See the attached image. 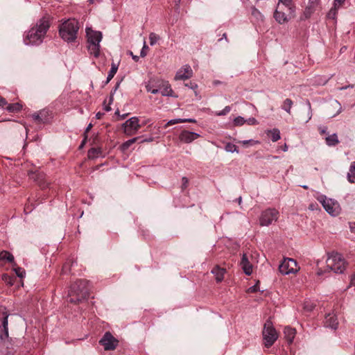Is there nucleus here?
I'll return each instance as SVG.
<instances>
[{
  "mask_svg": "<svg viewBox=\"0 0 355 355\" xmlns=\"http://www.w3.org/2000/svg\"><path fill=\"white\" fill-rule=\"evenodd\" d=\"M50 27L49 18L42 17L27 33L24 39L26 44L39 45L42 42Z\"/></svg>",
  "mask_w": 355,
  "mask_h": 355,
  "instance_id": "1",
  "label": "nucleus"
},
{
  "mask_svg": "<svg viewBox=\"0 0 355 355\" xmlns=\"http://www.w3.org/2000/svg\"><path fill=\"white\" fill-rule=\"evenodd\" d=\"M295 16V6L292 0H279L274 18L280 24H285Z\"/></svg>",
  "mask_w": 355,
  "mask_h": 355,
  "instance_id": "2",
  "label": "nucleus"
},
{
  "mask_svg": "<svg viewBox=\"0 0 355 355\" xmlns=\"http://www.w3.org/2000/svg\"><path fill=\"white\" fill-rule=\"evenodd\" d=\"M88 284L85 279H78L73 283L69 290V302L76 304L85 300L89 296Z\"/></svg>",
  "mask_w": 355,
  "mask_h": 355,
  "instance_id": "3",
  "label": "nucleus"
},
{
  "mask_svg": "<svg viewBox=\"0 0 355 355\" xmlns=\"http://www.w3.org/2000/svg\"><path fill=\"white\" fill-rule=\"evenodd\" d=\"M78 29V21L75 19H69L60 24L59 34L63 40L71 42L76 39Z\"/></svg>",
  "mask_w": 355,
  "mask_h": 355,
  "instance_id": "4",
  "label": "nucleus"
},
{
  "mask_svg": "<svg viewBox=\"0 0 355 355\" xmlns=\"http://www.w3.org/2000/svg\"><path fill=\"white\" fill-rule=\"evenodd\" d=\"M86 34L88 51L91 55L98 58L100 55V42L103 37L102 33L100 31H93L87 28Z\"/></svg>",
  "mask_w": 355,
  "mask_h": 355,
  "instance_id": "5",
  "label": "nucleus"
},
{
  "mask_svg": "<svg viewBox=\"0 0 355 355\" xmlns=\"http://www.w3.org/2000/svg\"><path fill=\"white\" fill-rule=\"evenodd\" d=\"M327 267L335 273H343L346 269V261L343 256L335 252L328 253L326 261Z\"/></svg>",
  "mask_w": 355,
  "mask_h": 355,
  "instance_id": "6",
  "label": "nucleus"
},
{
  "mask_svg": "<svg viewBox=\"0 0 355 355\" xmlns=\"http://www.w3.org/2000/svg\"><path fill=\"white\" fill-rule=\"evenodd\" d=\"M318 200L322 205L326 211L333 216H338L340 212L339 203L331 198H327L325 196H320Z\"/></svg>",
  "mask_w": 355,
  "mask_h": 355,
  "instance_id": "7",
  "label": "nucleus"
},
{
  "mask_svg": "<svg viewBox=\"0 0 355 355\" xmlns=\"http://www.w3.org/2000/svg\"><path fill=\"white\" fill-rule=\"evenodd\" d=\"M263 337L266 347H271L278 338V334L270 320H267L264 324Z\"/></svg>",
  "mask_w": 355,
  "mask_h": 355,
  "instance_id": "8",
  "label": "nucleus"
},
{
  "mask_svg": "<svg viewBox=\"0 0 355 355\" xmlns=\"http://www.w3.org/2000/svg\"><path fill=\"white\" fill-rule=\"evenodd\" d=\"M10 313L7 308L0 305V338L6 340L8 338V318Z\"/></svg>",
  "mask_w": 355,
  "mask_h": 355,
  "instance_id": "9",
  "label": "nucleus"
},
{
  "mask_svg": "<svg viewBox=\"0 0 355 355\" xmlns=\"http://www.w3.org/2000/svg\"><path fill=\"white\" fill-rule=\"evenodd\" d=\"M141 127V125L139 123V119L137 116L130 118L122 124L123 132L127 136L135 135Z\"/></svg>",
  "mask_w": 355,
  "mask_h": 355,
  "instance_id": "10",
  "label": "nucleus"
},
{
  "mask_svg": "<svg viewBox=\"0 0 355 355\" xmlns=\"http://www.w3.org/2000/svg\"><path fill=\"white\" fill-rule=\"evenodd\" d=\"M300 270L296 261L292 258H285L279 266V270L282 275L295 273Z\"/></svg>",
  "mask_w": 355,
  "mask_h": 355,
  "instance_id": "11",
  "label": "nucleus"
},
{
  "mask_svg": "<svg viewBox=\"0 0 355 355\" xmlns=\"http://www.w3.org/2000/svg\"><path fill=\"white\" fill-rule=\"evenodd\" d=\"M279 217V211L275 209H268L263 211L259 218L261 226H268L273 221H277Z\"/></svg>",
  "mask_w": 355,
  "mask_h": 355,
  "instance_id": "12",
  "label": "nucleus"
},
{
  "mask_svg": "<svg viewBox=\"0 0 355 355\" xmlns=\"http://www.w3.org/2000/svg\"><path fill=\"white\" fill-rule=\"evenodd\" d=\"M99 343L103 346L105 350L111 351L116 348L119 340L110 331H107L99 340Z\"/></svg>",
  "mask_w": 355,
  "mask_h": 355,
  "instance_id": "13",
  "label": "nucleus"
},
{
  "mask_svg": "<svg viewBox=\"0 0 355 355\" xmlns=\"http://www.w3.org/2000/svg\"><path fill=\"white\" fill-rule=\"evenodd\" d=\"M193 76V71L191 67L188 64L184 65L182 68H180L175 76V80H184L190 78Z\"/></svg>",
  "mask_w": 355,
  "mask_h": 355,
  "instance_id": "14",
  "label": "nucleus"
},
{
  "mask_svg": "<svg viewBox=\"0 0 355 355\" xmlns=\"http://www.w3.org/2000/svg\"><path fill=\"white\" fill-rule=\"evenodd\" d=\"M32 118L38 123H45L49 121L51 119V113L47 110H42L38 112L33 114Z\"/></svg>",
  "mask_w": 355,
  "mask_h": 355,
  "instance_id": "15",
  "label": "nucleus"
},
{
  "mask_svg": "<svg viewBox=\"0 0 355 355\" xmlns=\"http://www.w3.org/2000/svg\"><path fill=\"white\" fill-rule=\"evenodd\" d=\"M200 135L188 130H183L179 135V139L184 143L189 144L196 140Z\"/></svg>",
  "mask_w": 355,
  "mask_h": 355,
  "instance_id": "16",
  "label": "nucleus"
},
{
  "mask_svg": "<svg viewBox=\"0 0 355 355\" xmlns=\"http://www.w3.org/2000/svg\"><path fill=\"white\" fill-rule=\"evenodd\" d=\"M28 176L31 179L35 181L42 189L47 187L48 184L44 180V174L40 172H28Z\"/></svg>",
  "mask_w": 355,
  "mask_h": 355,
  "instance_id": "17",
  "label": "nucleus"
},
{
  "mask_svg": "<svg viewBox=\"0 0 355 355\" xmlns=\"http://www.w3.org/2000/svg\"><path fill=\"white\" fill-rule=\"evenodd\" d=\"M240 265L245 275H250L252 273V265L245 253L242 255Z\"/></svg>",
  "mask_w": 355,
  "mask_h": 355,
  "instance_id": "18",
  "label": "nucleus"
},
{
  "mask_svg": "<svg viewBox=\"0 0 355 355\" xmlns=\"http://www.w3.org/2000/svg\"><path fill=\"white\" fill-rule=\"evenodd\" d=\"M320 0H309V3L304 10V14L306 18L310 16L315 12L317 7L319 6Z\"/></svg>",
  "mask_w": 355,
  "mask_h": 355,
  "instance_id": "19",
  "label": "nucleus"
},
{
  "mask_svg": "<svg viewBox=\"0 0 355 355\" xmlns=\"http://www.w3.org/2000/svg\"><path fill=\"white\" fill-rule=\"evenodd\" d=\"M324 325L332 329H336L338 328V322L336 315L329 313L325 318Z\"/></svg>",
  "mask_w": 355,
  "mask_h": 355,
  "instance_id": "20",
  "label": "nucleus"
},
{
  "mask_svg": "<svg viewBox=\"0 0 355 355\" xmlns=\"http://www.w3.org/2000/svg\"><path fill=\"white\" fill-rule=\"evenodd\" d=\"M211 273L214 275L216 280L217 282H220L224 279V275L225 273V270L224 268H221L218 266H216L212 270Z\"/></svg>",
  "mask_w": 355,
  "mask_h": 355,
  "instance_id": "21",
  "label": "nucleus"
},
{
  "mask_svg": "<svg viewBox=\"0 0 355 355\" xmlns=\"http://www.w3.org/2000/svg\"><path fill=\"white\" fill-rule=\"evenodd\" d=\"M163 89L162 90L161 93L162 95L164 96H171L177 98L178 96L174 94V92L171 87V85L168 83V82H164L162 85Z\"/></svg>",
  "mask_w": 355,
  "mask_h": 355,
  "instance_id": "22",
  "label": "nucleus"
},
{
  "mask_svg": "<svg viewBox=\"0 0 355 355\" xmlns=\"http://www.w3.org/2000/svg\"><path fill=\"white\" fill-rule=\"evenodd\" d=\"M284 334L286 340L289 343H291L295 336V329L290 327H286L284 330Z\"/></svg>",
  "mask_w": 355,
  "mask_h": 355,
  "instance_id": "23",
  "label": "nucleus"
},
{
  "mask_svg": "<svg viewBox=\"0 0 355 355\" xmlns=\"http://www.w3.org/2000/svg\"><path fill=\"white\" fill-rule=\"evenodd\" d=\"M186 122H188V123H196V121L194 119H171V120L168 121L166 123V124L165 125V128H166V127H168L169 125L177 124V123H186Z\"/></svg>",
  "mask_w": 355,
  "mask_h": 355,
  "instance_id": "24",
  "label": "nucleus"
},
{
  "mask_svg": "<svg viewBox=\"0 0 355 355\" xmlns=\"http://www.w3.org/2000/svg\"><path fill=\"white\" fill-rule=\"evenodd\" d=\"M101 153L102 150L100 148H92L90 150H89L87 156L89 159H94L98 157L101 155Z\"/></svg>",
  "mask_w": 355,
  "mask_h": 355,
  "instance_id": "25",
  "label": "nucleus"
},
{
  "mask_svg": "<svg viewBox=\"0 0 355 355\" xmlns=\"http://www.w3.org/2000/svg\"><path fill=\"white\" fill-rule=\"evenodd\" d=\"M327 144L329 146H335L339 143L336 134H332L326 137Z\"/></svg>",
  "mask_w": 355,
  "mask_h": 355,
  "instance_id": "26",
  "label": "nucleus"
},
{
  "mask_svg": "<svg viewBox=\"0 0 355 355\" xmlns=\"http://www.w3.org/2000/svg\"><path fill=\"white\" fill-rule=\"evenodd\" d=\"M347 180L350 183L355 182V162H352L349 171L347 173Z\"/></svg>",
  "mask_w": 355,
  "mask_h": 355,
  "instance_id": "27",
  "label": "nucleus"
},
{
  "mask_svg": "<svg viewBox=\"0 0 355 355\" xmlns=\"http://www.w3.org/2000/svg\"><path fill=\"white\" fill-rule=\"evenodd\" d=\"M293 105V101L290 98H286L283 102V104L282 105V109L290 114L291 113V108H292Z\"/></svg>",
  "mask_w": 355,
  "mask_h": 355,
  "instance_id": "28",
  "label": "nucleus"
},
{
  "mask_svg": "<svg viewBox=\"0 0 355 355\" xmlns=\"http://www.w3.org/2000/svg\"><path fill=\"white\" fill-rule=\"evenodd\" d=\"M268 135H270L271 140L273 142H275L280 139V132L277 128H274L272 130H268L267 132Z\"/></svg>",
  "mask_w": 355,
  "mask_h": 355,
  "instance_id": "29",
  "label": "nucleus"
},
{
  "mask_svg": "<svg viewBox=\"0 0 355 355\" xmlns=\"http://www.w3.org/2000/svg\"><path fill=\"white\" fill-rule=\"evenodd\" d=\"M118 70V65L115 63H112L111 65V69L108 73L107 80L105 81V84H107L114 76V75L116 73Z\"/></svg>",
  "mask_w": 355,
  "mask_h": 355,
  "instance_id": "30",
  "label": "nucleus"
},
{
  "mask_svg": "<svg viewBox=\"0 0 355 355\" xmlns=\"http://www.w3.org/2000/svg\"><path fill=\"white\" fill-rule=\"evenodd\" d=\"M22 109V105L19 103L8 104L6 110L9 112H18Z\"/></svg>",
  "mask_w": 355,
  "mask_h": 355,
  "instance_id": "31",
  "label": "nucleus"
},
{
  "mask_svg": "<svg viewBox=\"0 0 355 355\" xmlns=\"http://www.w3.org/2000/svg\"><path fill=\"white\" fill-rule=\"evenodd\" d=\"M6 260L10 263L14 261L13 255L8 251H2L0 252V261Z\"/></svg>",
  "mask_w": 355,
  "mask_h": 355,
  "instance_id": "32",
  "label": "nucleus"
},
{
  "mask_svg": "<svg viewBox=\"0 0 355 355\" xmlns=\"http://www.w3.org/2000/svg\"><path fill=\"white\" fill-rule=\"evenodd\" d=\"M139 139V137H134V138H132L126 141H125L124 143H123L121 146V149L122 151H125L127 150L129 147L135 144L138 139Z\"/></svg>",
  "mask_w": 355,
  "mask_h": 355,
  "instance_id": "33",
  "label": "nucleus"
},
{
  "mask_svg": "<svg viewBox=\"0 0 355 355\" xmlns=\"http://www.w3.org/2000/svg\"><path fill=\"white\" fill-rule=\"evenodd\" d=\"M340 6H335V4H334L333 7L331 8V10L328 12L327 17L328 19H336L338 10L340 8Z\"/></svg>",
  "mask_w": 355,
  "mask_h": 355,
  "instance_id": "34",
  "label": "nucleus"
},
{
  "mask_svg": "<svg viewBox=\"0 0 355 355\" xmlns=\"http://www.w3.org/2000/svg\"><path fill=\"white\" fill-rule=\"evenodd\" d=\"M305 103H306V105L307 107V116H306V119L305 120V122L307 123L312 118V108H311V103H310L309 100L306 99V101H305Z\"/></svg>",
  "mask_w": 355,
  "mask_h": 355,
  "instance_id": "35",
  "label": "nucleus"
},
{
  "mask_svg": "<svg viewBox=\"0 0 355 355\" xmlns=\"http://www.w3.org/2000/svg\"><path fill=\"white\" fill-rule=\"evenodd\" d=\"M252 15L259 21H263V16L261 12L254 7L252 8Z\"/></svg>",
  "mask_w": 355,
  "mask_h": 355,
  "instance_id": "36",
  "label": "nucleus"
},
{
  "mask_svg": "<svg viewBox=\"0 0 355 355\" xmlns=\"http://www.w3.org/2000/svg\"><path fill=\"white\" fill-rule=\"evenodd\" d=\"M159 39V36L154 33H150L149 35L150 44L151 46L155 45Z\"/></svg>",
  "mask_w": 355,
  "mask_h": 355,
  "instance_id": "37",
  "label": "nucleus"
},
{
  "mask_svg": "<svg viewBox=\"0 0 355 355\" xmlns=\"http://www.w3.org/2000/svg\"><path fill=\"white\" fill-rule=\"evenodd\" d=\"M237 148L238 147L232 143H227L225 147V150L230 153L238 152Z\"/></svg>",
  "mask_w": 355,
  "mask_h": 355,
  "instance_id": "38",
  "label": "nucleus"
},
{
  "mask_svg": "<svg viewBox=\"0 0 355 355\" xmlns=\"http://www.w3.org/2000/svg\"><path fill=\"white\" fill-rule=\"evenodd\" d=\"M233 123L236 126H241L245 123V119L243 117L239 116L234 119Z\"/></svg>",
  "mask_w": 355,
  "mask_h": 355,
  "instance_id": "39",
  "label": "nucleus"
},
{
  "mask_svg": "<svg viewBox=\"0 0 355 355\" xmlns=\"http://www.w3.org/2000/svg\"><path fill=\"white\" fill-rule=\"evenodd\" d=\"M230 111H231V107H230V106L227 105V106H225L223 110L219 111V112H216L214 113V115L225 116V115L227 114Z\"/></svg>",
  "mask_w": 355,
  "mask_h": 355,
  "instance_id": "40",
  "label": "nucleus"
},
{
  "mask_svg": "<svg viewBox=\"0 0 355 355\" xmlns=\"http://www.w3.org/2000/svg\"><path fill=\"white\" fill-rule=\"evenodd\" d=\"M15 271L16 275L21 278L24 277L26 274L25 270L19 267L15 268Z\"/></svg>",
  "mask_w": 355,
  "mask_h": 355,
  "instance_id": "41",
  "label": "nucleus"
},
{
  "mask_svg": "<svg viewBox=\"0 0 355 355\" xmlns=\"http://www.w3.org/2000/svg\"><path fill=\"white\" fill-rule=\"evenodd\" d=\"M245 123H247L248 125H250L258 124L257 120L254 117H251V118H249L248 119L245 120Z\"/></svg>",
  "mask_w": 355,
  "mask_h": 355,
  "instance_id": "42",
  "label": "nucleus"
},
{
  "mask_svg": "<svg viewBox=\"0 0 355 355\" xmlns=\"http://www.w3.org/2000/svg\"><path fill=\"white\" fill-rule=\"evenodd\" d=\"M188 184H189L188 178L186 177H183L182 178V190L185 189L188 187Z\"/></svg>",
  "mask_w": 355,
  "mask_h": 355,
  "instance_id": "43",
  "label": "nucleus"
},
{
  "mask_svg": "<svg viewBox=\"0 0 355 355\" xmlns=\"http://www.w3.org/2000/svg\"><path fill=\"white\" fill-rule=\"evenodd\" d=\"M185 86L189 87L190 89H191L193 90L196 89L198 87V85L196 83H191V82H190L189 83H186Z\"/></svg>",
  "mask_w": 355,
  "mask_h": 355,
  "instance_id": "44",
  "label": "nucleus"
},
{
  "mask_svg": "<svg viewBox=\"0 0 355 355\" xmlns=\"http://www.w3.org/2000/svg\"><path fill=\"white\" fill-rule=\"evenodd\" d=\"M146 90L153 94H156L159 92V90L157 89H152L151 87L149 85L146 86Z\"/></svg>",
  "mask_w": 355,
  "mask_h": 355,
  "instance_id": "45",
  "label": "nucleus"
},
{
  "mask_svg": "<svg viewBox=\"0 0 355 355\" xmlns=\"http://www.w3.org/2000/svg\"><path fill=\"white\" fill-rule=\"evenodd\" d=\"M345 0H334V4H335V6H340L342 7L343 3H345Z\"/></svg>",
  "mask_w": 355,
  "mask_h": 355,
  "instance_id": "46",
  "label": "nucleus"
},
{
  "mask_svg": "<svg viewBox=\"0 0 355 355\" xmlns=\"http://www.w3.org/2000/svg\"><path fill=\"white\" fill-rule=\"evenodd\" d=\"M148 49V47L146 46V42H144V46H143V48H142V49L141 51V53H140V55H141V57H145L146 56V53L145 52V49Z\"/></svg>",
  "mask_w": 355,
  "mask_h": 355,
  "instance_id": "47",
  "label": "nucleus"
},
{
  "mask_svg": "<svg viewBox=\"0 0 355 355\" xmlns=\"http://www.w3.org/2000/svg\"><path fill=\"white\" fill-rule=\"evenodd\" d=\"M258 290V286L256 284L254 286H252L248 288V292L250 293H255Z\"/></svg>",
  "mask_w": 355,
  "mask_h": 355,
  "instance_id": "48",
  "label": "nucleus"
},
{
  "mask_svg": "<svg viewBox=\"0 0 355 355\" xmlns=\"http://www.w3.org/2000/svg\"><path fill=\"white\" fill-rule=\"evenodd\" d=\"M8 104L6 100L0 96V107H4Z\"/></svg>",
  "mask_w": 355,
  "mask_h": 355,
  "instance_id": "49",
  "label": "nucleus"
},
{
  "mask_svg": "<svg viewBox=\"0 0 355 355\" xmlns=\"http://www.w3.org/2000/svg\"><path fill=\"white\" fill-rule=\"evenodd\" d=\"M92 123H89L87 127L85 129V135H86V134L90 130V129L92 128Z\"/></svg>",
  "mask_w": 355,
  "mask_h": 355,
  "instance_id": "50",
  "label": "nucleus"
},
{
  "mask_svg": "<svg viewBox=\"0 0 355 355\" xmlns=\"http://www.w3.org/2000/svg\"><path fill=\"white\" fill-rule=\"evenodd\" d=\"M351 285L355 286V273L352 275L350 282Z\"/></svg>",
  "mask_w": 355,
  "mask_h": 355,
  "instance_id": "51",
  "label": "nucleus"
},
{
  "mask_svg": "<svg viewBox=\"0 0 355 355\" xmlns=\"http://www.w3.org/2000/svg\"><path fill=\"white\" fill-rule=\"evenodd\" d=\"M150 122V120L149 119H148L144 121L141 123H140V125H141V127H142Z\"/></svg>",
  "mask_w": 355,
  "mask_h": 355,
  "instance_id": "52",
  "label": "nucleus"
},
{
  "mask_svg": "<svg viewBox=\"0 0 355 355\" xmlns=\"http://www.w3.org/2000/svg\"><path fill=\"white\" fill-rule=\"evenodd\" d=\"M153 140V138L145 139L142 140V141H141V143H144V142H150V141H152Z\"/></svg>",
  "mask_w": 355,
  "mask_h": 355,
  "instance_id": "53",
  "label": "nucleus"
},
{
  "mask_svg": "<svg viewBox=\"0 0 355 355\" xmlns=\"http://www.w3.org/2000/svg\"><path fill=\"white\" fill-rule=\"evenodd\" d=\"M86 140H87V135L85 136V139H83V141H82V143L80 144V148L85 145Z\"/></svg>",
  "mask_w": 355,
  "mask_h": 355,
  "instance_id": "54",
  "label": "nucleus"
},
{
  "mask_svg": "<svg viewBox=\"0 0 355 355\" xmlns=\"http://www.w3.org/2000/svg\"><path fill=\"white\" fill-rule=\"evenodd\" d=\"M223 39H225V40H226L227 42L228 41V40H227V34H226V33H224V34L223 35V37H222V38H220V39H219V41H220V40H223Z\"/></svg>",
  "mask_w": 355,
  "mask_h": 355,
  "instance_id": "55",
  "label": "nucleus"
},
{
  "mask_svg": "<svg viewBox=\"0 0 355 355\" xmlns=\"http://www.w3.org/2000/svg\"><path fill=\"white\" fill-rule=\"evenodd\" d=\"M120 83H117L114 87V92L119 88Z\"/></svg>",
  "mask_w": 355,
  "mask_h": 355,
  "instance_id": "56",
  "label": "nucleus"
},
{
  "mask_svg": "<svg viewBox=\"0 0 355 355\" xmlns=\"http://www.w3.org/2000/svg\"><path fill=\"white\" fill-rule=\"evenodd\" d=\"M101 115H102V114H101V113L98 112V113L96 114V117L97 119H101Z\"/></svg>",
  "mask_w": 355,
  "mask_h": 355,
  "instance_id": "57",
  "label": "nucleus"
},
{
  "mask_svg": "<svg viewBox=\"0 0 355 355\" xmlns=\"http://www.w3.org/2000/svg\"><path fill=\"white\" fill-rule=\"evenodd\" d=\"M353 87L352 85H348L347 87H340V89L343 90V89H347L348 87Z\"/></svg>",
  "mask_w": 355,
  "mask_h": 355,
  "instance_id": "58",
  "label": "nucleus"
},
{
  "mask_svg": "<svg viewBox=\"0 0 355 355\" xmlns=\"http://www.w3.org/2000/svg\"><path fill=\"white\" fill-rule=\"evenodd\" d=\"M237 201H238L239 204V205H241V201H242V198H241V197H239V198L237 199Z\"/></svg>",
  "mask_w": 355,
  "mask_h": 355,
  "instance_id": "59",
  "label": "nucleus"
},
{
  "mask_svg": "<svg viewBox=\"0 0 355 355\" xmlns=\"http://www.w3.org/2000/svg\"><path fill=\"white\" fill-rule=\"evenodd\" d=\"M317 273H318V275H321L322 274V270H320H320H318V272H317Z\"/></svg>",
  "mask_w": 355,
  "mask_h": 355,
  "instance_id": "60",
  "label": "nucleus"
},
{
  "mask_svg": "<svg viewBox=\"0 0 355 355\" xmlns=\"http://www.w3.org/2000/svg\"><path fill=\"white\" fill-rule=\"evenodd\" d=\"M132 58H133V59H134L135 60H136V61H137V60H138V59H139V58H138L137 56H133Z\"/></svg>",
  "mask_w": 355,
  "mask_h": 355,
  "instance_id": "61",
  "label": "nucleus"
},
{
  "mask_svg": "<svg viewBox=\"0 0 355 355\" xmlns=\"http://www.w3.org/2000/svg\"><path fill=\"white\" fill-rule=\"evenodd\" d=\"M110 110H111V108L108 106L105 107V110L107 112L110 111Z\"/></svg>",
  "mask_w": 355,
  "mask_h": 355,
  "instance_id": "62",
  "label": "nucleus"
},
{
  "mask_svg": "<svg viewBox=\"0 0 355 355\" xmlns=\"http://www.w3.org/2000/svg\"><path fill=\"white\" fill-rule=\"evenodd\" d=\"M325 132H326V130L325 129L321 130V133L322 134H324Z\"/></svg>",
  "mask_w": 355,
  "mask_h": 355,
  "instance_id": "63",
  "label": "nucleus"
},
{
  "mask_svg": "<svg viewBox=\"0 0 355 355\" xmlns=\"http://www.w3.org/2000/svg\"><path fill=\"white\" fill-rule=\"evenodd\" d=\"M302 187H303L304 189H308V187H307L306 185H304V186H302Z\"/></svg>",
  "mask_w": 355,
  "mask_h": 355,
  "instance_id": "64",
  "label": "nucleus"
}]
</instances>
